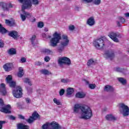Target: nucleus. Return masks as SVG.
<instances>
[{"mask_svg": "<svg viewBox=\"0 0 129 129\" xmlns=\"http://www.w3.org/2000/svg\"><path fill=\"white\" fill-rule=\"evenodd\" d=\"M0 105L2 106L4 105V100H3L2 98H0Z\"/></svg>", "mask_w": 129, "mask_h": 129, "instance_id": "59", "label": "nucleus"}, {"mask_svg": "<svg viewBox=\"0 0 129 129\" xmlns=\"http://www.w3.org/2000/svg\"><path fill=\"white\" fill-rule=\"evenodd\" d=\"M60 82H62V83H69V82H71V80L68 79H61Z\"/></svg>", "mask_w": 129, "mask_h": 129, "instance_id": "38", "label": "nucleus"}, {"mask_svg": "<svg viewBox=\"0 0 129 129\" xmlns=\"http://www.w3.org/2000/svg\"><path fill=\"white\" fill-rule=\"evenodd\" d=\"M116 23L118 27H120V23H119V21H117Z\"/></svg>", "mask_w": 129, "mask_h": 129, "instance_id": "64", "label": "nucleus"}, {"mask_svg": "<svg viewBox=\"0 0 129 129\" xmlns=\"http://www.w3.org/2000/svg\"><path fill=\"white\" fill-rule=\"evenodd\" d=\"M43 53L45 54H48V55H51L53 54V50L49 49L48 48H45L42 50Z\"/></svg>", "mask_w": 129, "mask_h": 129, "instance_id": "29", "label": "nucleus"}, {"mask_svg": "<svg viewBox=\"0 0 129 129\" xmlns=\"http://www.w3.org/2000/svg\"><path fill=\"white\" fill-rule=\"evenodd\" d=\"M64 92H65V90H64V89H61L59 91V95H60V96H62V95H64Z\"/></svg>", "mask_w": 129, "mask_h": 129, "instance_id": "52", "label": "nucleus"}, {"mask_svg": "<svg viewBox=\"0 0 129 129\" xmlns=\"http://www.w3.org/2000/svg\"><path fill=\"white\" fill-rule=\"evenodd\" d=\"M81 110V116L79 118L81 119H90L92 117V111L89 107L84 105L82 106L80 104H75L74 107V112L78 113Z\"/></svg>", "mask_w": 129, "mask_h": 129, "instance_id": "1", "label": "nucleus"}, {"mask_svg": "<svg viewBox=\"0 0 129 129\" xmlns=\"http://www.w3.org/2000/svg\"><path fill=\"white\" fill-rule=\"evenodd\" d=\"M18 117L20 119H25V117L22 115H18Z\"/></svg>", "mask_w": 129, "mask_h": 129, "instance_id": "57", "label": "nucleus"}, {"mask_svg": "<svg viewBox=\"0 0 129 129\" xmlns=\"http://www.w3.org/2000/svg\"><path fill=\"white\" fill-rule=\"evenodd\" d=\"M118 19L119 20V21H120L121 23H125V19L123 17H119Z\"/></svg>", "mask_w": 129, "mask_h": 129, "instance_id": "46", "label": "nucleus"}, {"mask_svg": "<svg viewBox=\"0 0 129 129\" xmlns=\"http://www.w3.org/2000/svg\"><path fill=\"white\" fill-rule=\"evenodd\" d=\"M28 1L29 0H18L19 3L20 4H23L21 6V9L23 10H28Z\"/></svg>", "mask_w": 129, "mask_h": 129, "instance_id": "15", "label": "nucleus"}, {"mask_svg": "<svg viewBox=\"0 0 129 129\" xmlns=\"http://www.w3.org/2000/svg\"><path fill=\"white\" fill-rule=\"evenodd\" d=\"M6 81L11 88H15L16 87V82L13 80V76L8 75L6 77Z\"/></svg>", "mask_w": 129, "mask_h": 129, "instance_id": "9", "label": "nucleus"}, {"mask_svg": "<svg viewBox=\"0 0 129 129\" xmlns=\"http://www.w3.org/2000/svg\"><path fill=\"white\" fill-rule=\"evenodd\" d=\"M11 108L12 107L11 105L8 104L5 106V107H0V111L4 112V113H11Z\"/></svg>", "mask_w": 129, "mask_h": 129, "instance_id": "12", "label": "nucleus"}, {"mask_svg": "<svg viewBox=\"0 0 129 129\" xmlns=\"http://www.w3.org/2000/svg\"><path fill=\"white\" fill-rule=\"evenodd\" d=\"M119 111L122 113L123 116H128L129 108L128 106L123 103H120L119 105Z\"/></svg>", "mask_w": 129, "mask_h": 129, "instance_id": "4", "label": "nucleus"}, {"mask_svg": "<svg viewBox=\"0 0 129 129\" xmlns=\"http://www.w3.org/2000/svg\"><path fill=\"white\" fill-rule=\"evenodd\" d=\"M74 93V89L73 88H68L67 90V95H71Z\"/></svg>", "mask_w": 129, "mask_h": 129, "instance_id": "32", "label": "nucleus"}, {"mask_svg": "<svg viewBox=\"0 0 129 129\" xmlns=\"http://www.w3.org/2000/svg\"><path fill=\"white\" fill-rule=\"evenodd\" d=\"M8 32V30L5 28L2 24H0V33L1 34H6Z\"/></svg>", "mask_w": 129, "mask_h": 129, "instance_id": "36", "label": "nucleus"}, {"mask_svg": "<svg viewBox=\"0 0 129 129\" xmlns=\"http://www.w3.org/2000/svg\"><path fill=\"white\" fill-rule=\"evenodd\" d=\"M87 24L90 26H94L95 24V20H94V18L90 17L87 21Z\"/></svg>", "mask_w": 129, "mask_h": 129, "instance_id": "20", "label": "nucleus"}, {"mask_svg": "<svg viewBox=\"0 0 129 129\" xmlns=\"http://www.w3.org/2000/svg\"><path fill=\"white\" fill-rule=\"evenodd\" d=\"M31 41V44L33 45V46H35L36 45V43H35L34 42L35 40H36V35H33L31 38L30 39Z\"/></svg>", "mask_w": 129, "mask_h": 129, "instance_id": "41", "label": "nucleus"}, {"mask_svg": "<svg viewBox=\"0 0 129 129\" xmlns=\"http://www.w3.org/2000/svg\"><path fill=\"white\" fill-rule=\"evenodd\" d=\"M64 48H65V47H64L63 46H60V47H59L57 48V50H58V52H59V53H61V52H63V51H64Z\"/></svg>", "mask_w": 129, "mask_h": 129, "instance_id": "44", "label": "nucleus"}, {"mask_svg": "<svg viewBox=\"0 0 129 129\" xmlns=\"http://www.w3.org/2000/svg\"><path fill=\"white\" fill-rule=\"evenodd\" d=\"M0 7H1L4 11H9V8L7 7V4L4 2H0Z\"/></svg>", "mask_w": 129, "mask_h": 129, "instance_id": "30", "label": "nucleus"}, {"mask_svg": "<svg viewBox=\"0 0 129 129\" xmlns=\"http://www.w3.org/2000/svg\"><path fill=\"white\" fill-rule=\"evenodd\" d=\"M9 8H10V9H12V8H13L14 6H13V5L12 4H10L9 5Z\"/></svg>", "mask_w": 129, "mask_h": 129, "instance_id": "63", "label": "nucleus"}, {"mask_svg": "<svg viewBox=\"0 0 129 129\" xmlns=\"http://www.w3.org/2000/svg\"><path fill=\"white\" fill-rule=\"evenodd\" d=\"M35 65L36 66H41V65H43V63L41 61H36L35 62Z\"/></svg>", "mask_w": 129, "mask_h": 129, "instance_id": "49", "label": "nucleus"}, {"mask_svg": "<svg viewBox=\"0 0 129 129\" xmlns=\"http://www.w3.org/2000/svg\"><path fill=\"white\" fill-rule=\"evenodd\" d=\"M85 94L81 92H78L76 94L77 98H84L85 97Z\"/></svg>", "mask_w": 129, "mask_h": 129, "instance_id": "26", "label": "nucleus"}, {"mask_svg": "<svg viewBox=\"0 0 129 129\" xmlns=\"http://www.w3.org/2000/svg\"><path fill=\"white\" fill-rule=\"evenodd\" d=\"M105 118L107 120H116V117H114L112 114L106 115Z\"/></svg>", "mask_w": 129, "mask_h": 129, "instance_id": "23", "label": "nucleus"}, {"mask_svg": "<svg viewBox=\"0 0 129 129\" xmlns=\"http://www.w3.org/2000/svg\"><path fill=\"white\" fill-rule=\"evenodd\" d=\"M53 101L54 103H55L57 105H61V102L59 100L57 99V98H54Z\"/></svg>", "mask_w": 129, "mask_h": 129, "instance_id": "39", "label": "nucleus"}, {"mask_svg": "<svg viewBox=\"0 0 129 129\" xmlns=\"http://www.w3.org/2000/svg\"><path fill=\"white\" fill-rule=\"evenodd\" d=\"M26 89L29 93H31L32 92L33 89L31 87H26Z\"/></svg>", "mask_w": 129, "mask_h": 129, "instance_id": "50", "label": "nucleus"}, {"mask_svg": "<svg viewBox=\"0 0 129 129\" xmlns=\"http://www.w3.org/2000/svg\"><path fill=\"white\" fill-rule=\"evenodd\" d=\"M20 18L22 21V22H25L26 21V16L25 14H20Z\"/></svg>", "mask_w": 129, "mask_h": 129, "instance_id": "42", "label": "nucleus"}, {"mask_svg": "<svg viewBox=\"0 0 129 129\" xmlns=\"http://www.w3.org/2000/svg\"><path fill=\"white\" fill-rule=\"evenodd\" d=\"M27 3H28V10H31L32 5H34V6L39 5V0H28Z\"/></svg>", "mask_w": 129, "mask_h": 129, "instance_id": "13", "label": "nucleus"}, {"mask_svg": "<svg viewBox=\"0 0 129 129\" xmlns=\"http://www.w3.org/2000/svg\"><path fill=\"white\" fill-rule=\"evenodd\" d=\"M40 73L41 74H43L44 75H52V73L49 71L48 70L43 69L40 71Z\"/></svg>", "mask_w": 129, "mask_h": 129, "instance_id": "24", "label": "nucleus"}, {"mask_svg": "<svg viewBox=\"0 0 129 129\" xmlns=\"http://www.w3.org/2000/svg\"><path fill=\"white\" fill-rule=\"evenodd\" d=\"M114 51L112 49L108 50L105 51V57L106 59H110V60H112V59H113L114 58Z\"/></svg>", "mask_w": 129, "mask_h": 129, "instance_id": "10", "label": "nucleus"}, {"mask_svg": "<svg viewBox=\"0 0 129 129\" xmlns=\"http://www.w3.org/2000/svg\"><path fill=\"white\" fill-rule=\"evenodd\" d=\"M25 10H26V9L23 10V9H22L21 11H22L23 14H24V15H25V17H26V18H32V14H31L29 12H26L25 11Z\"/></svg>", "mask_w": 129, "mask_h": 129, "instance_id": "31", "label": "nucleus"}, {"mask_svg": "<svg viewBox=\"0 0 129 129\" xmlns=\"http://www.w3.org/2000/svg\"><path fill=\"white\" fill-rule=\"evenodd\" d=\"M96 87V85L95 84H89V88L90 89H94Z\"/></svg>", "mask_w": 129, "mask_h": 129, "instance_id": "45", "label": "nucleus"}, {"mask_svg": "<svg viewBox=\"0 0 129 129\" xmlns=\"http://www.w3.org/2000/svg\"><path fill=\"white\" fill-rule=\"evenodd\" d=\"M52 37H53L50 39V46L51 47H57L58 44L60 43V40L62 39L61 34L55 32L53 34Z\"/></svg>", "mask_w": 129, "mask_h": 129, "instance_id": "2", "label": "nucleus"}, {"mask_svg": "<svg viewBox=\"0 0 129 129\" xmlns=\"http://www.w3.org/2000/svg\"><path fill=\"white\" fill-rule=\"evenodd\" d=\"M5 23L7 25L10 26V27L16 26V23H15L14 21H11L9 20H6Z\"/></svg>", "mask_w": 129, "mask_h": 129, "instance_id": "27", "label": "nucleus"}, {"mask_svg": "<svg viewBox=\"0 0 129 129\" xmlns=\"http://www.w3.org/2000/svg\"><path fill=\"white\" fill-rule=\"evenodd\" d=\"M35 120L36 119H40V115L37 112H34L32 114V116H31Z\"/></svg>", "mask_w": 129, "mask_h": 129, "instance_id": "34", "label": "nucleus"}, {"mask_svg": "<svg viewBox=\"0 0 129 129\" xmlns=\"http://www.w3.org/2000/svg\"><path fill=\"white\" fill-rule=\"evenodd\" d=\"M75 11H77V12H79V7L76 6L75 8Z\"/></svg>", "mask_w": 129, "mask_h": 129, "instance_id": "60", "label": "nucleus"}, {"mask_svg": "<svg viewBox=\"0 0 129 129\" xmlns=\"http://www.w3.org/2000/svg\"><path fill=\"white\" fill-rule=\"evenodd\" d=\"M5 46V43L3 40H0V48H4Z\"/></svg>", "mask_w": 129, "mask_h": 129, "instance_id": "51", "label": "nucleus"}, {"mask_svg": "<svg viewBox=\"0 0 129 129\" xmlns=\"http://www.w3.org/2000/svg\"><path fill=\"white\" fill-rule=\"evenodd\" d=\"M104 90L106 92H113L114 91V88L110 85H106L104 88Z\"/></svg>", "mask_w": 129, "mask_h": 129, "instance_id": "19", "label": "nucleus"}, {"mask_svg": "<svg viewBox=\"0 0 129 129\" xmlns=\"http://www.w3.org/2000/svg\"><path fill=\"white\" fill-rule=\"evenodd\" d=\"M30 22L31 23H34V22H36V18L34 17H32V18L30 19Z\"/></svg>", "mask_w": 129, "mask_h": 129, "instance_id": "56", "label": "nucleus"}, {"mask_svg": "<svg viewBox=\"0 0 129 129\" xmlns=\"http://www.w3.org/2000/svg\"><path fill=\"white\" fill-rule=\"evenodd\" d=\"M0 92L2 95H7V91L6 90V84L2 83L0 85Z\"/></svg>", "mask_w": 129, "mask_h": 129, "instance_id": "18", "label": "nucleus"}, {"mask_svg": "<svg viewBox=\"0 0 129 129\" xmlns=\"http://www.w3.org/2000/svg\"><path fill=\"white\" fill-rule=\"evenodd\" d=\"M42 36L43 38H45V39L47 38V35H46V34L43 33Z\"/></svg>", "mask_w": 129, "mask_h": 129, "instance_id": "62", "label": "nucleus"}, {"mask_svg": "<svg viewBox=\"0 0 129 129\" xmlns=\"http://www.w3.org/2000/svg\"><path fill=\"white\" fill-rule=\"evenodd\" d=\"M84 3H86L87 4H90L93 3L95 6H99L101 3V0H83Z\"/></svg>", "mask_w": 129, "mask_h": 129, "instance_id": "16", "label": "nucleus"}, {"mask_svg": "<svg viewBox=\"0 0 129 129\" xmlns=\"http://www.w3.org/2000/svg\"><path fill=\"white\" fill-rule=\"evenodd\" d=\"M9 118L10 119H12V120H15L16 119V117L11 115L9 116Z\"/></svg>", "mask_w": 129, "mask_h": 129, "instance_id": "55", "label": "nucleus"}, {"mask_svg": "<svg viewBox=\"0 0 129 129\" xmlns=\"http://www.w3.org/2000/svg\"><path fill=\"white\" fill-rule=\"evenodd\" d=\"M8 35L10 37H11L12 38H13V39H15V40H17L19 37H20V35H19V33L17 32V31L13 30L8 33Z\"/></svg>", "mask_w": 129, "mask_h": 129, "instance_id": "14", "label": "nucleus"}, {"mask_svg": "<svg viewBox=\"0 0 129 129\" xmlns=\"http://www.w3.org/2000/svg\"><path fill=\"white\" fill-rule=\"evenodd\" d=\"M124 16L126 17V18H129V13H125Z\"/></svg>", "mask_w": 129, "mask_h": 129, "instance_id": "61", "label": "nucleus"}, {"mask_svg": "<svg viewBox=\"0 0 129 129\" xmlns=\"http://www.w3.org/2000/svg\"><path fill=\"white\" fill-rule=\"evenodd\" d=\"M35 120L34 119V118L31 116L29 118H28L27 120H26V121L28 122V123H32V122H34Z\"/></svg>", "mask_w": 129, "mask_h": 129, "instance_id": "40", "label": "nucleus"}, {"mask_svg": "<svg viewBox=\"0 0 129 129\" xmlns=\"http://www.w3.org/2000/svg\"><path fill=\"white\" fill-rule=\"evenodd\" d=\"M25 100L27 103H30V102H31V100L29 98H25Z\"/></svg>", "mask_w": 129, "mask_h": 129, "instance_id": "58", "label": "nucleus"}, {"mask_svg": "<svg viewBox=\"0 0 129 129\" xmlns=\"http://www.w3.org/2000/svg\"><path fill=\"white\" fill-rule=\"evenodd\" d=\"M108 36L115 43H119V40L117 38L120 37V34L118 32H110Z\"/></svg>", "mask_w": 129, "mask_h": 129, "instance_id": "7", "label": "nucleus"}, {"mask_svg": "<svg viewBox=\"0 0 129 129\" xmlns=\"http://www.w3.org/2000/svg\"><path fill=\"white\" fill-rule=\"evenodd\" d=\"M50 56H47L44 57V60L45 62H49L50 61Z\"/></svg>", "mask_w": 129, "mask_h": 129, "instance_id": "54", "label": "nucleus"}, {"mask_svg": "<svg viewBox=\"0 0 129 129\" xmlns=\"http://www.w3.org/2000/svg\"><path fill=\"white\" fill-rule=\"evenodd\" d=\"M25 74V72H24V69L22 67L19 68V72L17 74V76L20 78H22L24 75Z\"/></svg>", "mask_w": 129, "mask_h": 129, "instance_id": "21", "label": "nucleus"}, {"mask_svg": "<svg viewBox=\"0 0 129 129\" xmlns=\"http://www.w3.org/2000/svg\"><path fill=\"white\" fill-rule=\"evenodd\" d=\"M8 53L9 55H16L17 54V51L16 49L12 48L8 51Z\"/></svg>", "mask_w": 129, "mask_h": 129, "instance_id": "28", "label": "nucleus"}, {"mask_svg": "<svg viewBox=\"0 0 129 129\" xmlns=\"http://www.w3.org/2000/svg\"><path fill=\"white\" fill-rule=\"evenodd\" d=\"M20 62L21 63H26L27 62V59L26 57H21Z\"/></svg>", "mask_w": 129, "mask_h": 129, "instance_id": "48", "label": "nucleus"}, {"mask_svg": "<svg viewBox=\"0 0 129 129\" xmlns=\"http://www.w3.org/2000/svg\"><path fill=\"white\" fill-rule=\"evenodd\" d=\"M38 28H42L44 27V23L43 22H39L37 24Z\"/></svg>", "mask_w": 129, "mask_h": 129, "instance_id": "43", "label": "nucleus"}, {"mask_svg": "<svg viewBox=\"0 0 129 129\" xmlns=\"http://www.w3.org/2000/svg\"><path fill=\"white\" fill-rule=\"evenodd\" d=\"M58 64L59 66H62L63 65H67L69 66L71 65V60L70 58L64 56L62 57H59L57 60Z\"/></svg>", "mask_w": 129, "mask_h": 129, "instance_id": "5", "label": "nucleus"}, {"mask_svg": "<svg viewBox=\"0 0 129 129\" xmlns=\"http://www.w3.org/2000/svg\"><path fill=\"white\" fill-rule=\"evenodd\" d=\"M4 69L7 72H9L12 70V68L13 67V63H6L4 66Z\"/></svg>", "mask_w": 129, "mask_h": 129, "instance_id": "17", "label": "nucleus"}, {"mask_svg": "<svg viewBox=\"0 0 129 129\" xmlns=\"http://www.w3.org/2000/svg\"><path fill=\"white\" fill-rule=\"evenodd\" d=\"M69 30H70V31H74V30H75V26H74V25L69 26Z\"/></svg>", "mask_w": 129, "mask_h": 129, "instance_id": "47", "label": "nucleus"}, {"mask_svg": "<svg viewBox=\"0 0 129 129\" xmlns=\"http://www.w3.org/2000/svg\"><path fill=\"white\" fill-rule=\"evenodd\" d=\"M23 82H24V83L29 84L30 86H32V85H33V83H32V81H31V80H30L28 78H26L24 79H23Z\"/></svg>", "mask_w": 129, "mask_h": 129, "instance_id": "35", "label": "nucleus"}, {"mask_svg": "<svg viewBox=\"0 0 129 129\" xmlns=\"http://www.w3.org/2000/svg\"><path fill=\"white\" fill-rule=\"evenodd\" d=\"M6 123L5 121H0V129H3V124Z\"/></svg>", "mask_w": 129, "mask_h": 129, "instance_id": "53", "label": "nucleus"}, {"mask_svg": "<svg viewBox=\"0 0 129 129\" xmlns=\"http://www.w3.org/2000/svg\"><path fill=\"white\" fill-rule=\"evenodd\" d=\"M62 40L61 41L60 45L63 47H67L69 45V39L68 36L66 35H62Z\"/></svg>", "mask_w": 129, "mask_h": 129, "instance_id": "11", "label": "nucleus"}, {"mask_svg": "<svg viewBox=\"0 0 129 129\" xmlns=\"http://www.w3.org/2000/svg\"><path fill=\"white\" fill-rule=\"evenodd\" d=\"M118 80L119 82H120L123 85H124V84L126 83V80L123 78H118Z\"/></svg>", "mask_w": 129, "mask_h": 129, "instance_id": "37", "label": "nucleus"}, {"mask_svg": "<svg viewBox=\"0 0 129 129\" xmlns=\"http://www.w3.org/2000/svg\"><path fill=\"white\" fill-rule=\"evenodd\" d=\"M18 129H29L30 127L29 125H24L23 123H19L17 124Z\"/></svg>", "mask_w": 129, "mask_h": 129, "instance_id": "22", "label": "nucleus"}, {"mask_svg": "<svg viewBox=\"0 0 129 129\" xmlns=\"http://www.w3.org/2000/svg\"><path fill=\"white\" fill-rule=\"evenodd\" d=\"M96 64V61L93 60V58H91L88 60L87 62V66L90 67L92 65H95Z\"/></svg>", "mask_w": 129, "mask_h": 129, "instance_id": "25", "label": "nucleus"}, {"mask_svg": "<svg viewBox=\"0 0 129 129\" xmlns=\"http://www.w3.org/2000/svg\"><path fill=\"white\" fill-rule=\"evenodd\" d=\"M42 129H65L64 127H61V126L58 123L54 121L51 123L47 122L42 126Z\"/></svg>", "mask_w": 129, "mask_h": 129, "instance_id": "3", "label": "nucleus"}, {"mask_svg": "<svg viewBox=\"0 0 129 129\" xmlns=\"http://www.w3.org/2000/svg\"><path fill=\"white\" fill-rule=\"evenodd\" d=\"M114 71H115L116 72H119L120 73H123L125 70L124 69H121L119 67H115L114 68Z\"/></svg>", "mask_w": 129, "mask_h": 129, "instance_id": "33", "label": "nucleus"}, {"mask_svg": "<svg viewBox=\"0 0 129 129\" xmlns=\"http://www.w3.org/2000/svg\"><path fill=\"white\" fill-rule=\"evenodd\" d=\"M23 90L21 86H17L16 89L13 91V94L16 98H21L23 95Z\"/></svg>", "mask_w": 129, "mask_h": 129, "instance_id": "8", "label": "nucleus"}, {"mask_svg": "<svg viewBox=\"0 0 129 129\" xmlns=\"http://www.w3.org/2000/svg\"><path fill=\"white\" fill-rule=\"evenodd\" d=\"M94 47L98 50H102L104 48V41L102 38L95 40L93 42Z\"/></svg>", "mask_w": 129, "mask_h": 129, "instance_id": "6", "label": "nucleus"}]
</instances>
